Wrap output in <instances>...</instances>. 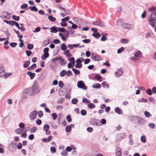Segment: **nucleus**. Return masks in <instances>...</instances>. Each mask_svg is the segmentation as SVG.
<instances>
[{
	"instance_id": "nucleus-7",
	"label": "nucleus",
	"mask_w": 156,
	"mask_h": 156,
	"mask_svg": "<svg viewBox=\"0 0 156 156\" xmlns=\"http://www.w3.org/2000/svg\"><path fill=\"white\" fill-rule=\"evenodd\" d=\"M100 122L99 120H96L95 119H93L90 120V123L93 125L99 126L100 125Z\"/></svg>"
},
{
	"instance_id": "nucleus-10",
	"label": "nucleus",
	"mask_w": 156,
	"mask_h": 156,
	"mask_svg": "<svg viewBox=\"0 0 156 156\" xmlns=\"http://www.w3.org/2000/svg\"><path fill=\"white\" fill-rule=\"evenodd\" d=\"M50 127L47 124H45L43 127L44 130L45 131L46 134H50L51 133L50 131L49 130Z\"/></svg>"
},
{
	"instance_id": "nucleus-53",
	"label": "nucleus",
	"mask_w": 156,
	"mask_h": 156,
	"mask_svg": "<svg viewBox=\"0 0 156 156\" xmlns=\"http://www.w3.org/2000/svg\"><path fill=\"white\" fill-rule=\"evenodd\" d=\"M82 65L81 63H78L76 64L75 65V67L76 68H78L80 69L82 67Z\"/></svg>"
},
{
	"instance_id": "nucleus-44",
	"label": "nucleus",
	"mask_w": 156,
	"mask_h": 156,
	"mask_svg": "<svg viewBox=\"0 0 156 156\" xmlns=\"http://www.w3.org/2000/svg\"><path fill=\"white\" fill-rule=\"evenodd\" d=\"M58 29V31L60 32H65L66 31V30L64 28H57Z\"/></svg>"
},
{
	"instance_id": "nucleus-43",
	"label": "nucleus",
	"mask_w": 156,
	"mask_h": 156,
	"mask_svg": "<svg viewBox=\"0 0 156 156\" xmlns=\"http://www.w3.org/2000/svg\"><path fill=\"white\" fill-rule=\"evenodd\" d=\"M58 8H59L60 9H62L64 12H66L67 10H66L64 8H63L61 5L60 4H57V5Z\"/></svg>"
},
{
	"instance_id": "nucleus-16",
	"label": "nucleus",
	"mask_w": 156,
	"mask_h": 156,
	"mask_svg": "<svg viewBox=\"0 0 156 156\" xmlns=\"http://www.w3.org/2000/svg\"><path fill=\"white\" fill-rule=\"evenodd\" d=\"M124 20L123 19H119L117 20L116 21V25L119 26L123 23H124Z\"/></svg>"
},
{
	"instance_id": "nucleus-12",
	"label": "nucleus",
	"mask_w": 156,
	"mask_h": 156,
	"mask_svg": "<svg viewBox=\"0 0 156 156\" xmlns=\"http://www.w3.org/2000/svg\"><path fill=\"white\" fill-rule=\"evenodd\" d=\"M122 150L120 148L117 147L116 148V156H122Z\"/></svg>"
},
{
	"instance_id": "nucleus-40",
	"label": "nucleus",
	"mask_w": 156,
	"mask_h": 156,
	"mask_svg": "<svg viewBox=\"0 0 156 156\" xmlns=\"http://www.w3.org/2000/svg\"><path fill=\"white\" fill-rule=\"evenodd\" d=\"M146 92L147 94L149 95H151L152 94V92L151 90L150 89H148L146 91Z\"/></svg>"
},
{
	"instance_id": "nucleus-59",
	"label": "nucleus",
	"mask_w": 156,
	"mask_h": 156,
	"mask_svg": "<svg viewBox=\"0 0 156 156\" xmlns=\"http://www.w3.org/2000/svg\"><path fill=\"white\" fill-rule=\"evenodd\" d=\"M64 86L63 82L62 81H60L58 83V86L61 88H62Z\"/></svg>"
},
{
	"instance_id": "nucleus-63",
	"label": "nucleus",
	"mask_w": 156,
	"mask_h": 156,
	"mask_svg": "<svg viewBox=\"0 0 156 156\" xmlns=\"http://www.w3.org/2000/svg\"><path fill=\"white\" fill-rule=\"evenodd\" d=\"M66 74L68 76H69L70 75H72V73L70 70H68L66 72Z\"/></svg>"
},
{
	"instance_id": "nucleus-3",
	"label": "nucleus",
	"mask_w": 156,
	"mask_h": 156,
	"mask_svg": "<svg viewBox=\"0 0 156 156\" xmlns=\"http://www.w3.org/2000/svg\"><path fill=\"white\" fill-rule=\"evenodd\" d=\"M91 58L93 60L95 61H99L102 59L100 56L94 53L91 54Z\"/></svg>"
},
{
	"instance_id": "nucleus-32",
	"label": "nucleus",
	"mask_w": 156,
	"mask_h": 156,
	"mask_svg": "<svg viewBox=\"0 0 156 156\" xmlns=\"http://www.w3.org/2000/svg\"><path fill=\"white\" fill-rule=\"evenodd\" d=\"M102 87H106L107 88H108L109 87V85L105 81H104L102 82Z\"/></svg>"
},
{
	"instance_id": "nucleus-9",
	"label": "nucleus",
	"mask_w": 156,
	"mask_h": 156,
	"mask_svg": "<svg viewBox=\"0 0 156 156\" xmlns=\"http://www.w3.org/2000/svg\"><path fill=\"white\" fill-rule=\"evenodd\" d=\"M155 20H154L151 18L149 17L148 20L147 21L149 24L152 27L155 26Z\"/></svg>"
},
{
	"instance_id": "nucleus-60",
	"label": "nucleus",
	"mask_w": 156,
	"mask_h": 156,
	"mask_svg": "<svg viewBox=\"0 0 156 156\" xmlns=\"http://www.w3.org/2000/svg\"><path fill=\"white\" fill-rule=\"evenodd\" d=\"M124 50V48L123 47H121L119 49L117 50V53H121L122 51Z\"/></svg>"
},
{
	"instance_id": "nucleus-29",
	"label": "nucleus",
	"mask_w": 156,
	"mask_h": 156,
	"mask_svg": "<svg viewBox=\"0 0 156 156\" xmlns=\"http://www.w3.org/2000/svg\"><path fill=\"white\" fill-rule=\"evenodd\" d=\"M48 19L52 22H54L56 20L55 18L51 16H48Z\"/></svg>"
},
{
	"instance_id": "nucleus-61",
	"label": "nucleus",
	"mask_w": 156,
	"mask_h": 156,
	"mask_svg": "<svg viewBox=\"0 0 156 156\" xmlns=\"http://www.w3.org/2000/svg\"><path fill=\"white\" fill-rule=\"evenodd\" d=\"M69 19V16H67L66 17L62 19V21L63 22H65L68 21Z\"/></svg>"
},
{
	"instance_id": "nucleus-31",
	"label": "nucleus",
	"mask_w": 156,
	"mask_h": 156,
	"mask_svg": "<svg viewBox=\"0 0 156 156\" xmlns=\"http://www.w3.org/2000/svg\"><path fill=\"white\" fill-rule=\"evenodd\" d=\"M12 18L13 20L16 21H18L20 20V17L15 15H13L12 16Z\"/></svg>"
},
{
	"instance_id": "nucleus-2",
	"label": "nucleus",
	"mask_w": 156,
	"mask_h": 156,
	"mask_svg": "<svg viewBox=\"0 0 156 156\" xmlns=\"http://www.w3.org/2000/svg\"><path fill=\"white\" fill-rule=\"evenodd\" d=\"M121 26L123 28L127 30H131L134 28V26L133 24L127 23H123L121 24Z\"/></svg>"
},
{
	"instance_id": "nucleus-41",
	"label": "nucleus",
	"mask_w": 156,
	"mask_h": 156,
	"mask_svg": "<svg viewBox=\"0 0 156 156\" xmlns=\"http://www.w3.org/2000/svg\"><path fill=\"white\" fill-rule=\"evenodd\" d=\"M60 58H61L60 57V56L55 57V58L52 59L51 60V61L52 62H53L54 64H55V61H56L58 60H59V59H60Z\"/></svg>"
},
{
	"instance_id": "nucleus-38",
	"label": "nucleus",
	"mask_w": 156,
	"mask_h": 156,
	"mask_svg": "<svg viewBox=\"0 0 156 156\" xmlns=\"http://www.w3.org/2000/svg\"><path fill=\"white\" fill-rule=\"evenodd\" d=\"M78 101V100L76 98H74L72 99L71 102L73 104H76Z\"/></svg>"
},
{
	"instance_id": "nucleus-13",
	"label": "nucleus",
	"mask_w": 156,
	"mask_h": 156,
	"mask_svg": "<svg viewBox=\"0 0 156 156\" xmlns=\"http://www.w3.org/2000/svg\"><path fill=\"white\" fill-rule=\"evenodd\" d=\"M137 118L138 121V123L139 124L143 125L145 123V120L144 119L139 117H137Z\"/></svg>"
},
{
	"instance_id": "nucleus-52",
	"label": "nucleus",
	"mask_w": 156,
	"mask_h": 156,
	"mask_svg": "<svg viewBox=\"0 0 156 156\" xmlns=\"http://www.w3.org/2000/svg\"><path fill=\"white\" fill-rule=\"evenodd\" d=\"M19 126L21 129H23L25 125L23 123L21 122L19 124Z\"/></svg>"
},
{
	"instance_id": "nucleus-39",
	"label": "nucleus",
	"mask_w": 156,
	"mask_h": 156,
	"mask_svg": "<svg viewBox=\"0 0 156 156\" xmlns=\"http://www.w3.org/2000/svg\"><path fill=\"white\" fill-rule=\"evenodd\" d=\"M34 46L32 44H27V48L29 50H31L33 48Z\"/></svg>"
},
{
	"instance_id": "nucleus-5",
	"label": "nucleus",
	"mask_w": 156,
	"mask_h": 156,
	"mask_svg": "<svg viewBox=\"0 0 156 156\" xmlns=\"http://www.w3.org/2000/svg\"><path fill=\"white\" fill-rule=\"evenodd\" d=\"M9 151L11 152L15 151L16 150V144L11 143L9 146Z\"/></svg>"
},
{
	"instance_id": "nucleus-36",
	"label": "nucleus",
	"mask_w": 156,
	"mask_h": 156,
	"mask_svg": "<svg viewBox=\"0 0 156 156\" xmlns=\"http://www.w3.org/2000/svg\"><path fill=\"white\" fill-rule=\"evenodd\" d=\"M82 101L83 102L86 103H89L90 102V101L86 98H83Z\"/></svg>"
},
{
	"instance_id": "nucleus-58",
	"label": "nucleus",
	"mask_w": 156,
	"mask_h": 156,
	"mask_svg": "<svg viewBox=\"0 0 156 156\" xmlns=\"http://www.w3.org/2000/svg\"><path fill=\"white\" fill-rule=\"evenodd\" d=\"M147 100L145 99L144 98H141L140 99H139L138 100V101L139 102H147Z\"/></svg>"
},
{
	"instance_id": "nucleus-56",
	"label": "nucleus",
	"mask_w": 156,
	"mask_h": 156,
	"mask_svg": "<svg viewBox=\"0 0 156 156\" xmlns=\"http://www.w3.org/2000/svg\"><path fill=\"white\" fill-rule=\"evenodd\" d=\"M22 132V131L21 130V129L20 128L17 129L15 131V132L16 133L19 134H20Z\"/></svg>"
},
{
	"instance_id": "nucleus-22",
	"label": "nucleus",
	"mask_w": 156,
	"mask_h": 156,
	"mask_svg": "<svg viewBox=\"0 0 156 156\" xmlns=\"http://www.w3.org/2000/svg\"><path fill=\"white\" fill-rule=\"evenodd\" d=\"M30 64V62L29 61L27 60L25 62L23 65V67L24 68H25L28 67Z\"/></svg>"
},
{
	"instance_id": "nucleus-57",
	"label": "nucleus",
	"mask_w": 156,
	"mask_h": 156,
	"mask_svg": "<svg viewBox=\"0 0 156 156\" xmlns=\"http://www.w3.org/2000/svg\"><path fill=\"white\" fill-rule=\"evenodd\" d=\"M17 44L16 42L11 43H10V45L12 48H14L16 47Z\"/></svg>"
},
{
	"instance_id": "nucleus-25",
	"label": "nucleus",
	"mask_w": 156,
	"mask_h": 156,
	"mask_svg": "<svg viewBox=\"0 0 156 156\" xmlns=\"http://www.w3.org/2000/svg\"><path fill=\"white\" fill-rule=\"evenodd\" d=\"M92 87L94 88H100L101 87V85L98 83H95L93 84L92 86Z\"/></svg>"
},
{
	"instance_id": "nucleus-35",
	"label": "nucleus",
	"mask_w": 156,
	"mask_h": 156,
	"mask_svg": "<svg viewBox=\"0 0 156 156\" xmlns=\"http://www.w3.org/2000/svg\"><path fill=\"white\" fill-rule=\"evenodd\" d=\"M37 129V128L36 126H33L30 130V132L31 133H35L36 130Z\"/></svg>"
},
{
	"instance_id": "nucleus-18",
	"label": "nucleus",
	"mask_w": 156,
	"mask_h": 156,
	"mask_svg": "<svg viewBox=\"0 0 156 156\" xmlns=\"http://www.w3.org/2000/svg\"><path fill=\"white\" fill-rule=\"evenodd\" d=\"M51 32L56 33L57 32L58 30L56 29V26H54L50 28Z\"/></svg>"
},
{
	"instance_id": "nucleus-1",
	"label": "nucleus",
	"mask_w": 156,
	"mask_h": 156,
	"mask_svg": "<svg viewBox=\"0 0 156 156\" xmlns=\"http://www.w3.org/2000/svg\"><path fill=\"white\" fill-rule=\"evenodd\" d=\"M148 11L151 13L150 17L156 20V7L151 6L149 8Z\"/></svg>"
},
{
	"instance_id": "nucleus-20",
	"label": "nucleus",
	"mask_w": 156,
	"mask_h": 156,
	"mask_svg": "<svg viewBox=\"0 0 156 156\" xmlns=\"http://www.w3.org/2000/svg\"><path fill=\"white\" fill-rule=\"evenodd\" d=\"M61 58L59 59L60 64L62 66H63L66 63V62H64V60L60 56Z\"/></svg>"
},
{
	"instance_id": "nucleus-54",
	"label": "nucleus",
	"mask_w": 156,
	"mask_h": 156,
	"mask_svg": "<svg viewBox=\"0 0 156 156\" xmlns=\"http://www.w3.org/2000/svg\"><path fill=\"white\" fill-rule=\"evenodd\" d=\"M66 119L68 122H70L72 121L71 117L69 115H68L66 116Z\"/></svg>"
},
{
	"instance_id": "nucleus-24",
	"label": "nucleus",
	"mask_w": 156,
	"mask_h": 156,
	"mask_svg": "<svg viewBox=\"0 0 156 156\" xmlns=\"http://www.w3.org/2000/svg\"><path fill=\"white\" fill-rule=\"evenodd\" d=\"M96 33V34H92V35L94 36L96 38L98 39L100 37V35L98 32H97Z\"/></svg>"
},
{
	"instance_id": "nucleus-30",
	"label": "nucleus",
	"mask_w": 156,
	"mask_h": 156,
	"mask_svg": "<svg viewBox=\"0 0 156 156\" xmlns=\"http://www.w3.org/2000/svg\"><path fill=\"white\" fill-rule=\"evenodd\" d=\"M71 127L70 125L67 126L65 128V131L67 132H69L71 130Z\"/></svg>"
},
{
	"instance_id": "nucleus-47",
	"label": "nucleus",
	"mask_w": 156,
	"mask_h": 156,
	"mask_svg": "<svg viewBox=\"0 0 156 156\" xmlns=\"http://www.w3.org/2000/svg\"><path fill=\"white\" fill-rule=\"evenodd\" d=\"M38 115L39 118H41L43 115V112L41 111H40L38 112Z\"/></svg>"
},
{
	"instance_id": "nucleus-45",
	"label": "nucleus",
	"mask_w": 156,
	"mask_h": 156,
	"mask_svg": "<svg viewBox=\"0 0 156 156\" xmlns=\"http://www.w3.org/2000/svg\"><path fill=\"white\" fill-rule=\"evenodd\" d=\"M145 115L147 117H149L151 116V114L147 111H145L144 112Z\"/></svg>"
},
{
	"instance_id": "nucleus-21",
	"label": "nucleus",
	"mask_w": 156,
	"mask_h": 156,
	"mask_svg": "<svg viewBox=\"0 0 156 156\" xmlns=\"http://www.w3.org/2000/svg\"><path fill=\"white\" fill-rule=\"evenodd\" d=\"M115 112L119 114H121L122 112L121 110L118 107H116L115 108Z\"/></svg>"
},
{
	"instance_id": "nucleus-4",
	"label": "nucleus",
	"mask_w": 156,
	"mask_h": 156,
	"mask_svg": "<svg viewBox=\"0 0 156 156\" xmlns=\"http://www.w3.org/2000/svg\"><path fill=\"white\" fill-rule=\"evenodd\" d=\"M77 86L78 88L83 89V90H86L87 89V87L85 85L82 81H78L77 82Z\"/></svg>"
},
{
	"instance_id": "nucleus-27",
	"label": "nucleus",
	"mask_w": 156,
	"mask_h": 156,
	"mask_svg": "<svg viewBox=\"0 0 156 156\" xmlns=\"http://www.w3.org/2000/svg\"><path fill=\"white\" fill-rule=\"evenodd\" d=\"M29 8L30 9L31 11H33L37 12L38 10L37 9L35 6L33 7L30 6L29 7Z\"/></svg>"
},
{
	"instance_id": "nucleus-11",
	"label": "nucleus",
	"mask_w": 156,
	"mask_h": 156,
	"mask_svg": "<svg viewBox=\"0 0 156 156\" xmlns=\"http://www.w3.org/2000/svg\"><path fill=\"white\" fill-rule=\"evenodd\" d=\"M122 70L120 69H118L115 73L116 76L117 77H119L122 73Z\"/></svg>"
},
{
	"instance_id": "nucleus-46",
	"label": "nucleus",
	"mask_w": 156,
	"mask_h": 156,
	"mask_svg": "<svg viewBox=\"0 0 156 156\" xmlns=\"http://www.w3.org/2000/svg\"><path fill=\"white\" fill-rule=\"evenodd\" d=\"M141 141L143 143H145L146 142V139L144 136H142L140 138Z\"/></svg>"
},
{
	"instance_id": "nucleus-14",
	"label": "nucleus",
	"mask_w": 156,
	"mask_h": 156,
	"mask_svg": "<svg viewBox=\"0 0 156 156\" xmlns=\"http://www.w3.org/2000/svg\"><path fill=\"white\" fill-rule=\"evenodd\" d=\"M73 20L76 23L78 24H80L81 21V20L78 17H74L73 18Z\"/></svg>"
},
{
	"instance_id": "nucleus-26",
	"label": "nucleus",
	"mask_w": 156,
	"mask_h": 156,
	"mask_svg": "<svg viewBox=\"0 0 156 156\" xmlns=\"http://www.w3.org/2000/svg\"><path fill=\"white\" fill-rule=\"evenodd\" d=\"M72 70L73 71L74 74L75 75H79L80 74V71L79 70L74 68L73 67L72 68Z\"/></svg>"
},
{
	"instance_id": "nucleus-49",
	"label": "nucleus",
	"mask_w": 156,
	"mask_h": 156,
	"mask_svg": "<svg viewBox=\"0 0 156 156\" xmlns=\"http://www.w3.org/2000/svg\"><path fill=\"white\" fill-rule=\"evenodd\" d=\"M22 147V145L21 143H18L16 146V147L19 149H21Z\"/></svg>"
},
{
	"instance_id": "nucleus-19",
	"label": "nucleus",
	"mask_w": 156,
	"mask_h": 156,
	"mask_svg": "<svg viewBox=\"0 0 156 156\" xmlns=\"http://www.w3.org/2000/svg\"><path fill=\"white\" fill-rule=\"evenodd\" d=\"M36 64L34 63L31 66L27 67V69L28 70H31L35 68L36 67Z\"/></svg>"
},
{
	"instance_id": "nucleus-28",
	"label": "nucleus",
	"mask_w": 156,
	"mask_h": 156,
	"mask_svg": "<svg viewBox=\"0 0 156 156\" xmlns=\"http://www.w3.org/2000/svg\"><path fill=\"white\" fill-rule=\"evenodd\" d=\"M61 49L62 51H65L67 49V46L64 43L62 44H61Z\"/></svg>"
},
{
	"instance_id": "nucleus-48",
	"label": "nucleus",
	"mask_w": 156,
	"mask_h": 156,
	"mask_svg": "<svg viewBox=\"0 0 156 156\" xmlns=\"http://www.w3.org/2000/svg\"><path fill=\"white\" fill-rule=\"evenodd\" d=\"M80 113L82 115H85L87 113L86 111L85 110H82L80 111Z\"/></svg>"
},
{
	"instance_id": "nucleus-64",
	"label": "nucleus",
	"mask_w": 156,
	"mask_h": 156,
	"mask_svg": "<svg viewBox=\"0 0 156 156\" xmlns=\"http://www.w3.org/2000/svg\"><path fill=\"white\" fill-rule=\"evenodd\" d=\"M41 30V28L39 27H37L34 30L33 32L34 33L37 32Z\"/></svg>"
},
{
	"instance_id": "nucleus-51",
	"label": "nucleus",
	"mask_w": 156,
	"mask_h": 156,
	"mask_svg": "<svg viewBox=\"0 0 156 156\" xmlns=\"http://www.w3.org/2000/svg\"><path fill=\"white\" fill-rule=\"evenodd\" d=\"M51 116L52 117L53 119L54 120L56 119V118L57 117V114L55 113H53L52 114Z\"/></svg>"
},
{
	"instance_id": "nucleus-34",
	"label": "nucleus",
	"mask_w": 156,
	"mask_h": 156,
	"mask_svg": "<svg viewBox=\"0 0 156 156\" xmlns=\"http://www.w3.org/2000/svg\"><path fill=\"white\" fill-rule=\"evenodd\" d=\"M87 107L90 108L92 109L94 108L95 107V106L94 104L92 103H89L87 105Z\"/></svg>"
},
{
	"instance_id": "nucleus-37",
	"label": "nucleus",
	"mask_w": 156,
	"mask_h": 156,
	"mask_svg": "<svg viewBox=\"0 0 156 156\" xmlns=\"http://www.w3.org/2000/svg\"><path fill=\"white\" fill-rule=\"evenodd\" d=\"M68 60L69 61L71 64H73V65H74L75 61L73 57L70 58L69 59H68Z\"/></svg>"
},
{
	"instance_id": "nucleus-33",
	"label": "nucleus",
	"mask_w": 156,
	"mask_h": 156,
	"mask_svg": "<svg viewBox=\"0 0 156 156\" xmlns=\"http://www.w3.org/2000/svg\"><path fill=\"white\" fill-rule=\"evenodd\" d=\"M66 71L65 70H63L60 73V76L62 77L66 75Z\"/></svg>"
},
{
	"instance_id": "nucleus-6",
	"label": "nucleus",
	"mask_w": 156,
	"mask_h": 156,
	"mask_svg": "<svg viewBox=\"0 0 156 156\" xmlns=\"http://www.w3.org/2000/svg\"><path fill=\"white\" fill-rule=\"evenodd\" d=\"M37 111L36 110H34L31 112L30 114V118L31 120H33L35 119L36 117Z\"/></svg>"
},
{
	"instance_id": "nucleus-55",
	"label": "nucleus",
	"mask_w": 156,
	"mask_h": 156,
	"mask_svg": "<svg viewBox=\"0 0 156 156\" xmlns=\"http://www.w3.org/2000/svg\"><path fill=\"white\" fill-rule=\"evenodd\" d=\"M28 6V5L27 4H23L21 6V8L22 9H25L27 8Z\"/></svg>"
},
{
	"instance_id": "nucleus-8",
	"label": "nucleus",
	"mask_w": 156,
	"mask_h": 156,
	"mask_svg": "<svg viewBox=\"0 0 156 156\" xmlns=\"http://www.w3.org/2000/svg\"><path fill=\"white\" fill-rule=\"evenodd\" d=\"M32 94H34L38 93L39 90L38 87L37 85H34L32 87Z\"/></svg>"
},
{
	"instance_id": "nucleus-42",
	"label": "nucleus",
	"mask_w": 156,
	"mask_h": 156,
	"mask_svg": "<svg viewBox=\"0 0 156 156\" xmlns=\"http://www.w3.org/2000/svg\"><path fill=\"white\" fill-rule=\"evenodd\" d=\"M99 25L98 26L101 27H105V24L104 22L101 21H99Z\"/></svg>"
},
{
	"instance_id": "nucleus-15",
	"label": "nucleus",
	"mask_w": 156,
	"mask_h": 156,
	"mask_svg": "<svg viewBox=\"0 0 156 156\" xmlns=\"http://www.w3.org/2000/svg\"><path fill=\"white\" fill-rule=\"evenodd\" d=\"M142 54L139 51H137L134 54V56L136 57L140 58L142 57Z\"/></svg>"
},
{
	"instance_id": "nucleus-62",
	"label": "nucleus",
	"mask_w": 156,
	"mask_h": 156,
	"mask_svg": "<svg viewBox=\"0 0 156 156\" xmlns=\"http://www.w3.org/2000/svg\"><path fill=\"white\" fill-rule=\"evenodd\" d=\"M51 151L53 153H55L56 152V149L55 147H51L50 148Z\"/></svg>"
},
{
	"instance_id": "nucleus-23",
	"label": "nucleus",
	"mask_w": 156,
	"mask_h": 156,
	"mask_svg": "<svg viewBox=\"0 0 156 156\" xmlns=\"http://www.w3.org/2000/svg\"><path fill=\"white\" fill-rule=\"evenodd\" d=\"M64 54L67 57H70L71 56V54L69 52V50H67L66 51L64 52Z\"/></svg>"
},
{
	"instance_id": "nucleus-50",
	"label": "nucleus",
	"mask_w": 156,
	"mask_h": 156,
	"mask_svg": "<svg viewBox=\"0 0 156 156\" xmlns=\"http://www.w3.org/2000/svg\"><path fill=\"white\" fill-rule=\"evenodd\" d=\"M64 100V99L63 98H61L58 100L57 101V102L58 104H62L63 101Z\"/></svg>"
},
{
	"instance_id": "nucleus-17",
	"label": "nucleus",
	"mask_w": 156,
	"mask_h": 156,
	"mask_svg": "<svg viewBox=\"0 0 156 156\" xmlns=\"http://www.w3.org/2000/svg\"><path fill=\"white\" fill-rule=\"evenodd\" d=\"M27 74L30 76V79L31 80L34 78L35 75V74L34 73H32L30 71L27 72Z\"/></svg>"
}]
</instances>
